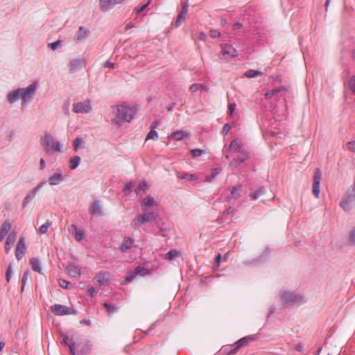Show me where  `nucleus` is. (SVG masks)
<instances>
[{
    "mask_svg": "<svg viewBox=\"0 0 355 355\" xmlns=\"http://www.w3.org/2000/svg\"><path fill=\"white\" fill-rule=\"evenodd\" d=\"M36 83H34L26 88L19 89L10 93L8 96V101L12 103L15 100L21 98L25 103L27 101L30 100L31 96L34 94L36 89Z\"/></svg>",
    "mask_w": 355,
    "mask_h": 355,
    "instance_id": "f257e3e1",
    "label": "nucleus"
},
{
    "mask_svg": "<svg viewBox=\"0 0 355 355\" xmlns=\"http://www.w3.org/2000/svg\"><path fill=\"white\" fill-rule=\"evenodd\" d=\"M135 114L132 108L126 105H120L116 109V116L112 122L116 125H121L123 122H130Z\"/></svg>",
    "mask_w": 355,
    "mask_h": 355,
    "instance_id": "f03ea898",
    "label": "nucleus"
},
{
    "mask_svg": "<svg viewBox=\"0 0 355 355\" xmlns=\"http://www.w3.org/2000/svg\"><path fill=\"white\" fill-rule=\"evenodd\" d=\"M41 144L44 147L46 152L48 153L51 150L60 152L61 146L58 141L54 140V138L48 132H45L41 139Z\"/></svg>",
    "mask_w": 355,
    "mask_h": 355,
    "instance_id": "7ed1b4c3",
    "label": "nucleus"
},
{
    "mask_svg": "<svg viewBox=\"0 0 355 355\" xmlns=\"http://www.w3.org/2000/svg\"><path fill=\"white\" fill-rule=\"evenodd\" d=\"M51 311L56 315H74V309L62 304H54L51 307Z\"/></svg>",
    "mask_w": 355,
    "mask_h": 355,
    "instance_id": "20e7f679",
    "label": "nucleus"
},
{
    "mask_svg": "<svg viewBox=\"0 0 355 355\" xmlns=\"http://www.w3.org/2000/svg\"><path fill=\"white\" fill-rule=\"evenodd\" d=\"M157 218V215L153 213H146L144 212L143 214L137 216L135 218L133 219L132 223L135 225H140L143 223L155 220Z\"/></svg>",
    "mask_w": 355,
    "mask_h": 355,
    "instance_id": "39448f33",
    "label": "nucleus"
},
{
    "mask_svg": "<svg viewBox=\"0 0 355 355\" xmlns=\"http://www.w3.org/2000/svg\"><path fill=\"white\" fill-rule=\"evenodd\" d=\"M321 171L319 168H316L313 175V183L312 192L315 197L318 198L320 195V184L321 180Z\"/></svg>",
    "mask_w": 355,
    "mask_h": 355,
    "instance_id": "423d86ee",
    "label": "nucleus"
},
{
    "mask_svg": "<svg viewBox=\"0 0 355 355\" xmlns=\"http://www.w3.org/2000/svg\"><path fill=\"white\" fill-rule=\"evenodd\" d=\"M149 273L148 270L143 266H138L132 272L128 273V276L125 278V284L131 282L135 276L141 275L144 276Z\"/></svg>",
    "mask_w": 355,
    "mask_h": 355,
    "instance_id": "0eeeda50",
    "label": "nucleus"
},
{
    "mask_svg": "<svg viewBox=\"0 0 355 355\" xmlns=\"http://www.w3.org/2000/svg\"><path fill=\"white\" fill-rule=\"evenodd\" d=\"M252 340V338L250 336L241 338L234 344L233 348L228 352V354H235L239 350V349L246 346Z\"/></svg>",
    "mask_w": 355,
    "mask_h": 355,
    "instance_id": "6e6552de",
    "label": "nucleus"
},
{
    "mask_svg": "<svg viewBox=\"0 0 355 355\" xmlns=\"http://www.w3.org/2000/svg\"><path fill=\"white\" fill-rule=\"evenodd\" d=\"M26 250V245L24 237H21L17 244L15 250L16 259L19 261L25 254Z\"/></svg>",
    "mask_w": 355,
    "mask_h": 355,
    "instance_id": "1a4fd4ad",
    "label": "nucleus"
},
{
    "mask_svg": "<svg viewBox=\"0 0 355 355\" xmlns=\"http://www.w3.org/2000/svg\"><path fill=\"white\" fill-rule=\"evenodd\" d=\"M86 65L85 60L83 58H75L69 63L70 71L73 73L83 69Z\"/></svg>",
    "mask_w": 355,
    "mask_h": 355,
    "instance_id": "9d476101",
    "label": "nucleus"
},
{
    "mask_svg": "<svg viewBox=\"0 0 355 355\" xmlns=\"http://www.w3.org/2000/svg\"><path fill=\"white\" fill-rule=\"evenodd\" d=\"M91 110L89 101L80 102L73 104V111L76 113H88Z\"/></svg>",
    "mask_w": 355,
    "mask_h": 355,
    "instance_id": "9b49d317",
    "label": "nucleus"
},
{
    "mask_svg": "<svg viewBox=\"0 0 355 355\" xmlns=\"http://www.w3.org/2000/svg\"><path fill=\"white\" fill-rule=\"evenodd\" d=\"M110 272L101 271L96 275L94 279L100 286H104L110 281Z\"/></svg>",
    "mask_w": 355,
    "mask_h": 355,
    "instance_id": "f8f14e48",
    "label": "nucleus"
},
{
    "mask_svg": "<svg viewBox=\"0 0 355 355\" xmlns=\"http://www.w3.org/2000/svg\"><path fill=\"white\" fill-rule=\"evenodd\" d=\"M222 54L225 58H231L236 56L237 51L231 45L223 44L221 45Z\"/></svg>",
    "mask_w": 355,
    "mask_h": 355,
    "instance_id": "ddd939ff",
    "label": "nucleus"
},
{
    "mask_svg": "<svg viewBox=\"0 0 355 355\" xmlns=\"http://www.w3.org/2000/svg\"><path fill=\"white\" fill-rule=\"evenodd\" d=\"M67 274L73 278H79L81 275V268L74 263H69L66 268Z\"/></svg>",
    "mask_w": 355,
    "mask_h": 355,
    "instance_id": "4468645a",
    "label": "nucleus"
},
{
    "mask_svg": "<svg viewBox=\"0 0 355 355\" xmlns=\"http://www.w3.org/2000/svg\"><path fill=\"white\" fill-rule=\"evenodd\" d=\"M125 0H99V7L102 10H107L116 4H120Z\"/></svg>",
    "mask_w": 355,
    "mask_h": 355,
    "instance_id": "2eb2a0df",
    "label": "nucleus"
},
{
    "mask_svg": "<svg viewBox=\"0 0 355 355\" xmlns=\"http://www.w3.org/2000/svg\"><path fill=\"white\" fill-rule=\"evenodd\" d=\"M45 184V182H40L36 187H35L24 199L23 206H26L31 200H32L37 192Z\"/></svg>",
    "mask_w": 355,
    "mask_h": 355,
    "instance_id": "dca6fc26",
    "label": "nucleus"
},
{
    "mask_svg": "<svg viewBox=\"0 0 355 355\" xmlns=\"http://www.w3.org/2000/svg\"><path fill=\"white\" fill-rule=\"evenodd\" d=\"M190 137V133L184 130H177L173 132L169 138L175 141H181L183 139L188 138Z\"/></svg>",
    "mask_w": 355,
    "mask_h": 355,
    "instance_id": "f3484780",
    "label": "nucleus"
},
{
    "mask_svg": "<svg viewBox=\"0 0 355 355\" xmlns=\"http://www.w3.org/2000/svg\"><path fill=\"white\" fill-rule=\"evenodd\" d=\"M17 238V234L15 232H12L9 234L8 236L6 243H5V252L6 254L9 253L12 246L14 245Z\"/></svg>",
    "mask_w": 355,
    "mask_h": 355,
    "instance_id": "a211bd4d",
    "label": "nucleus"
},
{
    "mask_svg": "<svg viewBox=\"0 0 355 355\" xmlns=\"http://www.w3.org/2000/svg\"><path fill=\"white\" fill-rule=\"evenodd\" d=\"M155 205V201L150 196H147L141 202L142 211L147 212L150 207Z\"/></svg>",
    "mask_w": 355,
    "mask_h": 355,
    "instance_id": "6ab92c4d",
    "label": "nucleus"
},
{
    "mask_svg": "<svg viewBox=\"0 0 355 355\" xmlns=\"http://www.w3.org/2000/svg\"><path fill=\"white\" fill-rule=\"evenodd\" d=\"M248 158V154L245 150H241L240 152V155L239 157L230 162V166H237L241 163L243 162L245 160H246Z\"/></svg>",
    "mask_w": 355,
    "mask_h": 355,
    "instance_id": "aec40b11",
    "label": "nucleus"
},
{
    "mask_svg": "<svg viewBox=\"0 0 355 355\" xmlns=\"http://www.w3.org/2000/svg\"><path fill=\"white\" fill-rule=\"evenodd\" d=\"M355 199V196L346 195L342 200L340 205L345 209L348 210L350 209V203Z\"/></svg>",
    "mask_w": 355,
    "mask_h": 355,
    "instance_id": "412c9836",
    "label": "nucleus"
},
{
    "mask_svg": "<svg viewBox=\"0 0 355 355\" xmlns=\"http://www.w3.org/2000/svg\"><path fill=\"white\" fill-rule=\"evenodd\" d=\"M286 91L287 89L285 87H279L277 88L268 91L265 94V96L266 98L270 99L274 96H276L281 92H286Z\"/></svg>",
    "mask_w": 355,
    "mask_h": 355,
    "instance_id": "4be33fe9",
    "label": "nucleus"
},
{
    "mask_svg": "<svg viewBox=\"0 0 355 355\" xmlns=\"http://www.w3.org/2000/svg\"><path fill=\"white\" fill-rule=\"evenodd\" d=\"M63 175L60 173H57L49 178V183L52 186L58 185L63 180Z\"/></svg>",
    "mask_w": 355,
    "mask_h": 355,
    "instance_id": "5701e85b",
    "label": "nucleus"
},
{
    "mask_svg": "<svg viewBox=\"0 0 355 355\" xmlns=\"http://www.w3.org/2000/svg\"><path fill=\"white\" fill-rule=\"evenodd\" d=\"M177 176L180 180H185L187 181H195L198 180V176L196 174L191 173H178Z\"/></svg>",
    "mask_w": 355,
    "mask_h": 355,
    "instance_id": "b1692460",
    "label": "nucleus"
},
{
    "mask_svg": "<svg viewBox=\"0 0 355 355\" xmlns=\"http://www.w3.org/2000/svg\"><path fill=\"white\" fill-rule=\"evenodd\" d=\"M241 148V141L238 139L233 140L230 145V150L232 153H240Z\"/></svg>",
    "mask_w": 355,
    "mask_h": 355,
    "instance_id": "393cba45",
    "label": "nucleus"
},
{
    "mask_svg": "<svg viewBox=\"0 0 355 355\" xmlns=\"http://www.w3.org/2000/svg\"><path fill=\"white\" fill-rule=\"evenodd\" d=\"M133 244V240L130 237H125L123 241V243L121 246V250L123 252H125L128 250L130 249Z\"/></svg>",
    "mask_w": 355,
    "mask_h": 355,
    "instance_id": "a878e982",
    "label": "nucleus"
},
{
    "mask_svg": "<svg viewBox=\"0 0 355 355\" xmlns=\"http://www.w3.org/2000/svg\"><path fill=\"white\" fill-rule=\"evenodd\" d=\"M12 224L9 220H6L0 227V234L6 236V235L10 230Z\"/></svg>",
    "mask_w": 355,
    "mask_h": 355,
    "instance_id": "bb28decb",
    "label": "nucleus"
},
{
    "mask_svg": "<svg viewBox=\"0 0 355 355\" xmlns=\"http://www.w3.org/2000/svg\"><path fill=\"white\" fill-rule=\"evenodd\" d=\"M148 189V185L146 182H141L135 189V192L137 194H144Z\"/></svg>",
    "mask_w": 355,
    "mask_h": 355,
    "instance_id": "cd10ccee",
    "label": "nucleus"
},
{
    "mask_svg": "<svg viewBox=\"0 0 355 355\" xmlns=\"http://www.w3.org/2000/svg\"><path fill=\"white\" fill-rule=\"evenodd\" d=\"M209 87L202 84H193L190 86L189 90L191 92H196L198 90H205L207 92L209 91Z\"/></svg>",
    "mask_w": 355,
    "mask_h": 355,
    "instance_id": "c85d7f7f",
    "label": "nucleus"
},
{
    "mask_svg": "<svg viewBox=\"0 0 355 355\" xmlns=\"http://www.w3.org/2000/svg\"><path fill=\"white\" fill-rule=\"evenodd\" d=\"M30 263L31 265L32 269L34 271L37 272L39 273L41 272L42 268L40 267V263L37 259H36V258L31 259L30 260Z\"/></svg>",
    "mask_w": 355,
    "mask_h": 355,
    "instance_id": "c756f323",
    "label": "nucleus"
},
{
    "mask_svg": "<svg viewBox=\"0 0 355 355\" xmlns=\"http://www.w3.org/2000/svg\"><path fill=\"white\" fill-rule=\"evenodd\" d=\"M282 297L286 302H295L298 299L296 294L289 292H285Z\"/></svg>",
    "mask_w": 355,
    "mask_h": 355,
    "instance_id": "7c9ffc66",
    "label": "nucleus"
},
{
    "mask_svg": "<svg viewBox=\"0 0 355 355\" xmlns=\"http://www.w3.org/2000/svg\"><path fill=\"white\" fill-rule=\"evenodd\" d=\"M262 74H263V72L261 71L249 69L245 72L244 75H245V76H246L248 78H252L261 76Z\"/></svg>",
    "mask_w": 355,
    "mask_h": 355,
    "instance_id": "2f4dec72",
    "label": "nucleus"
},
{
    "mask_svg": "<svg viewBox=\"0 0 355 355\" xmlns=\"http://www.w3.org/2000/svg\"><path fill=\"white\" fill-rule=\"evenodd\" d=\"M88 30L87 28H85L83 26H80L79 28V30L76 34V39L77 40H81L84 38H85L87 35Z\"/></svg>",
    "mask_w": 355,
    "mask_h": 355,
    "instance_id": "473e14b6",
    "label": "nucleus"
},
{
    "mask_svg": "<svg viewBox=\"0 0 355 355\" xmlns=\"http://www.w3.org/2000/svg\"><path fill=\"white\" fill-rule=\"evenodd\" d=\"M91 212L92 214H100L101 213V207L98 201L93 202Z\"/></svg>",
    "mask_w": 355,
    "mask_h": 355,
    "instance_id": "72a5a7b5",
    "label": "nucleus"
},
{
    "mask_svg": "<svg viewBox=\"0 0 355 355\" xmlns=\"http://www.w3.org/2000/svg\"><path fill=\"white\" fill-rule=\"evenodd\" d=\"M179 254H180V252L176 250H171L168 253L166 254L165 259L168 261H171Z\"/></svg>",
    "mask_w": 355,
    "mask_h": 355,
    "instance_id": "f704fd0d",
    "label": "nucleus"
},
{
    "mask_svg": "<svg viewBox=\"0 0 355 355\" xmlns=\"http://www.w3.org/2000/svg\"><path fill=\"white\" fill-rule=\"evenodd\" d=\"M80 158L78 156H75L70 159V168L75 169L80 163Z\"/></svg>",
    "mask_w": 355,
    "mask_h": 355,
    "instance_id": "c9c22d12",
    "label": "nucleus"
},
{
    "mask_svg": "<svg viewBox=\"0 0 355 355\" xmlns=\"http://www.w3.org/2000/svg\"><path fill=\"white\" fill-rule=\"evenodd\" d=\"M219 173V170L217 169V168H214L211 171V175H207L206 178H205V181L206 182H211L215 178L216 176Z\"/></svg>",
    "mask_w": 355,
    "mask_h": 355,
    "instance_id": "e433bc0d",
    "label": "nucleus"
},
{
    "mask_svg": "<svg viewBox=\"0 0 355 355\" xmlns=\"http://www.w3.org/2000/svg\"><path fill=\"white\" fill-rule=\"evenodd\" d=\"M157 132L155 130H150L146 136V140L157 139Z\"/></svg>",
    "mask_w": 355,
    "mask_h": 355,
    "instance_id": "4c0bfd02",
    "label": "nucleus"
},
{
    "mask_svg": "<svg viewBox=\"0 0 355 355\" xmlns=\"http://www.w3.org/2000/svg\"><path fill=\"white\" fill-rule=\"evenodd\" d=\"M51 222H46L42 225H41L39 228V231L41 234H44L48 230L49 227L51 226Z\"/></svg>",
    "mask_w": 355,
    "mask_h": 355,
    "instance_id": "58836bf2",
    "label": "nucleus"
},
{
    "mask_svg": "<svg viewBox=\"0 0 355 355\" xmlns=\"http://www.w3.org/2000/svg\"><path fill=\"white\" fill-rule=\"evenodd\" d=\"M263 194V189L261 188L259 190L256 191L255 192L252 193L251 194V197L253 200L258 199L260 196H261Z\"/></svg>",
    "mask_w": 355,
    "mask_h": 355,
    "instance_id": "ea45409f",
    "label": "nucleus"
},
{
    "mask_svg": "<svg viewBox=\"0 0 355 355\" xmlns=\"http://www.w3.org/2000/svg\"><path fill=\"white\" fill-rule=\"evenodd\" d=\"M203 153L204 150L201 149H193L191 150V153L193 157L201 156Z\"/></svg>",
    "mask_w": 355,
    "mask_h": 355,
    "instance_id": "a19ab883",
    "label": "nucleus"
},
{
    "mask_svg": "<svg viewBox=\"0 0 355 355\" xmlns=\"http://www.w3.org/2000/svg\"><path fill=\"white\" fill-rule=\"evenodd\" d=\"M104 306L106 309L107 311L110 313H114L116 311V308L115 306H113L108 303H105Z\"/></svg>",
    "mask_w": 355,
    "mask_h": 355,
    "instance_id": "79ce46f5",
    "label": "nucleus"
},
{
    "mask_svg": "<svg viewBox=\"0 0 355 355\" xmlns=\"http://www.w3.org/2000/svg\"><path fill=\"white\" fill-rule=\"evenodd\" d=\"M30 278V272L28 271H26L24 272V275H23V277H22V280H21V284H22V286H21V290L23 291L24 289V285H25V283Z\"/></svg>",
    "mask_w": 355,
    "mask_h": 355,
    "instance_id": "37998d69",
    "label": "nucleus"
},
{
    "mask_svg": "<svg viewBox=\"0 0 355 355\" xmlns=\"http://www.w3.org/2000/svg\"><path fill=\"white\" fill-rule=\"evenodd\" d=\"M82 144H83V139L81 138L77 137L73 141L74 150L76 151Z\"/></svg>",
    "mask_w": 355,
    "mask_h": 355,
    "instance_id": "c03bdc74",
    "label": "nucleus"
},
{
    "mask_svg": "<svg viewBox=\"0 0 355 355\" xmlns=\"http://www.w3.org/2000/svg\"><path fill=\"white\" fill-rule=\"evenodd\" d=\"M58 283L62 288H69L70 287V283L64 279H59Z\"/></svg>",
    "mask_w": 355,
    "mask_h": 355,
    "instance_id": "a18cd8bd",
    "label": "nucleus"
},
{
    "mask_svg": "<svg viewBox=\"0 0 355 355\" xmlns=\"http://www.w3.org/2000/svg\"><path fill=\"white\" fill-rule=\"evenodd\" d=\"M184 19H185V15L180 13L178 15L177 19L175 22V26H179L180 25V24L184 20Z\"/></svg>",
    "mask_w": 355,
    "mask_h": 355,
    "instance_id": "49530a36",
    "label": "nucleus"
},
{
    "mask_svg": "<svg viewBox=\"0 0 355 355\" xmlns=\"http://www.w3.org/2000/svg\"><path fill=\"white\" fill-rule=\"evenodd\" d=\"M349 87L355 94V76H352L349 80Z\"/></svg>",
    "mask_w": 355,
    "mask_h": 355,
    "instance_id": "de8ad7c7",
    "label": "nucleus"
},
{
    "mask_svg": "<svg viewBox=\"0 0 355 355\" xmlns=\"http://www.w3.org/2000/svg\"><path fill=\"white\" fill-rule=\"evenodd\" d=\"M74 236L77 241H80L83 237V233L80 230H76L74 234Z\"/></svg>",
    "mask_w": 355,
    "mask_h": 355,
    "instance_id": "09e8293b",
    "label": "nucleus"
},
{
    "mask_svg": "<svg viewBox=\"0 0 355 355\" xmlns=\"http://www.w3.org/2000/svg\"><path fill=\"white\" fill-rule=\"evenodd\" d=\"M346 145L349 150L355 153V141H349Z\"/></svg>",
    "mask_w": 355,
    "mask_h": 355,
    "instance_id": "8fccbe9b",
    "label": "nucleus"
},
{
    "mask_svg": "<svg viewBox=\"0 0 355 355\" xmlns=\"http://www.w3.org/2000/svg\"><path fill=\"white\" fill-rule=\"evenodd\" d=\"M239 191H241V187H236L232 189V195L233 198H238L240 196V195L237 193V192Z\"/></svg>",
    "mask_w": 355,
    "mask_h": 355,
    "instance_id": "3c124183",
    "label": "nucleus"
},
{
    "mask_svg": "<svg viewBox=\"0 0 355 355\" xmlns=\"http://www.w3.org/2000/svg\"><path fill=\"white\" fill-rule=\"evenodd\" d=\"M209 35L211 37H218L220 36V33L217 30L211 29L209 31Z\"/></svg>",
    "mask_w": 355,
    "mask_h": 355,
    "instance_id": "603ef678",
    "label": "nucleus"
},
{
    "mask_svg": "<svg viewBox=\"0 0 355 355\" xmlns=\"http://www.w3.org/2000/svg\"><path fill=\"white\" fill-rule=\"evenodd\" d=\"M61 42L60 40H58L55 42H53V43H51L49 44V46L52 49V50H55L60 44Z\"/></svg>",
    "mask_w": 355,
    "mask_h": 355,
    "instance_id": "864d4df0",
    "label": "nucleus"
},
{
    "mask_svg": "<svg viewBox=\"0 0 355 355\" xmlns=\"http://www.w3.org/2000/svg\"><path fill=\"white\" fill-rule=\"evenodd\" d=\"M11 272H12V266L10 265L8 267V269H7V271H6V281L8 282L10 279V277H11Z\"/></svg>",
    "mask_w": 355,
    "mask_h": 355,
    "instance_id": "5fc2aeb1",
    "label": "nucleus"
},
{
    "mask_svg": "<svg viewBox=\"0 0 355 355\" xmlns=\"http://www.w3.org/2000/svg\"><path fill=\"white\" fill-rule=\"evenodd\" d=\"M150 2V0H148L147 1V3L146 4H144V6H141L139 8H136L137 12L139 13V12H142L149 5Z\"/></svg>",
    "mask_w": 355,
    "mask_h": 355,
    "instance_id": "6e6d98bb",
    "label": "nucleus"
},
{
    "mask_svg": "<svg viewBox=\"0 0 355 355\" xmlns=\"http://www.w3.org/2000/svg\"><path fill=\"white\" fill-rule=\"evenodd\" d=\"M231 129V127L230 125L228 124H225L223 128V130H222V132L224 134V135H227L230 130Z\"/></svg>",
    "mask_w": 355,
    "mask_h": 355,
    "instance_id": "4d7b16f0",
    "label": "nucleus"
},
{
    "mask_svg": "<svg viewBox=\"0 0 355 355\" xmlns=\"http://www.w3.org/2000/svg\"><path fill=\"white\" fill-rule=\"evenodd\" d=\"M88 293L91 297H94L97 293V290L95 288H89L88 289Z\"/></svg>",
    "mask_w": 355,
    "mask_h": 355,
    "instance_id": "13d9d810",
    "label": "nucleus"
},
{
    "mask_svg": "<svg viewBox=\"0 0 355 355\" xmlns=\"http://www.w3.org/2000/svg\"><path fill=\"white\" fill-rule=\"evenodd\" d=\"M349 239L351 241L355 243V227L353 228L350 233Z\"/></svg>",
    "mask_w": 355,
    "mask_h": 355,
    "instance_id": "bf43d9fd",
    "label": "nucleus"
},
{
    "mask_svg": "<svg viewBox=\"0 0 355 355\" xmlns=\"http://www.w3.org/2000/svg\"><path fill=\"white\" fill-rule=\"evenodd\" d=\"M236 107V105L235 103H231V104H230L228 105V109H229V111H230L231 114L234 112V111L235 110Z\"/></svg>",
    "mask_w": 355,
    "mask_h": 355,
    "instance_id": "052dcab7",
    "label": "nucleus"
},
{
    "mask_svg": "<svg viewBox=\"0 0 355 355\" xmlns=\"http://www.w3.org/2000/svg\"><path fill=\"white\" fill-rule=\"evenodd\" d=\"M188 12V6L184 5L182 8V10L180 12V14L186 15Z\"/></svg>",
    "mask_w": 355,
    "mask_h": 355,
    "instance_id": "680f3d73",
    "label": "nucleus"
},
{
    "mask_svg": "<svg viewBox=\"0 0 355 355\" xmlns=\"http://www.w3.org/2000/svg\"><path fill=\"white\" fill-rule=\"evenodd\" d=\"M132 187V184L131 182L126 184L123 189L124 192L127 193L128 191H129L131 189Z\"/></svg>",
    "mask_w": 355,
    "mask_h": 355,
    "instance_id": "e2e57ef3",
    "label": "nucleus"
},
{
    "mask_svg": "<svg viewBox=\"0 0 355 355\" xmlns=\"http://www.w3.org/2000/svg\"><path fill=\"white\" fill-rule=\"evenodd\" d=\"M105 67H110V68H114V64L112 63V62H110L109 61H107L105 63Z\"/></svg>",
    "mask_w": 355,
    "mask_h": 355,
    "instance_id": "0e129e2a",
    "label": "nucleus"
},
{
    "mask_svg": "<svg viewBox=\"0 0 355 355\" xmlns=\"http://www.w3.org/2000/svg\"><path fill=\"white\" fill-rule=\"evenodd\" d=\"M69 349H70L71 353L73 355H75L74 344L73 343L69 344Z\"/></svg>",
    "mask_w": 355,
    "mask_h": 355,
    "instance_id": "69168bd1",
    "label": "nucleus"
},
{
    "mask_svg": "<svg viewBox=\"0 0 355 355\" xmlns=\"http://www.w3.org/2000/svg\"><path fill=\"white\" fill-rule=\"evenodd\" d=\"M199 39H200V40H202V41L205 40V39H206V35H205V33H203V32H200V33H199Z\"/></svg>",
    "mask_w": 355,
    "mask_h": 355,
    "instance_id": "338daca9",
    "label": "nucleus"
},
{
    "mask_svg": "<svg viewBox=\"0 0 355 355\" xmlns=\"http://www.w3.org/2000/svg\"><path fill=\"white\" fill-rule=\"evenodd\" d=\"M40 168L42 170L45 168L46 165H45V161L44 160V159H41L40 161Z\"/></svg>",
    "mask_w": 355,
    "mask_h": 355,
    "instance_id": "774afa93",
    "label": "nucleus"
}]
</instances>
